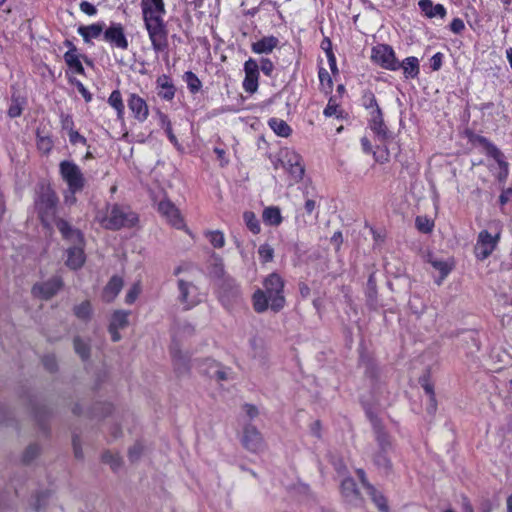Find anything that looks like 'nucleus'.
Listing matches in <instances>:
<instances>
[{"instance_id":"f257e3e1","label":"nucleus","mask_w":512,"mask_h":512,"mask_svg":"<svg viewBox=\"0 0 512 512\" xmlns=\"http://www.w3.org/2000/svg\"><path fill=\"white\" fill-rule=\"evenodd\" d=\"M142 19L153 50L156 53L168 49V30L164 20L166 6L164 0H141Z\"/></svg>"},{"instance_id":"f03ea898","label":"nucleus","mask_w":512,"mask_h":512,"mask_svg":"<svg viewBox=\"0 0 512 512\" xmlns=\"http://www.w3.org/2000/svg\"><path fill=\"white\" fill-rule=\"evenodd\" d=\"M285 282L276 272L269 274L263 281L264 289H256L252 294V306L256 313H264L269 308L274 313L280 312L286 305L284 296Z\"/></svg>"},{"instance_id":"7ed1b4c3","label":"nucleus","mask_w":512,"mask_h":512,"mask_svg":"<svg viewBox=\"0 0 512 512\" xmlns=\"http://www.w3.org/2000/svg\"><path fill=\"white\" fill-rule=\"evenodd\" d=\"M55 226L60 232L62 238L73 244V246L67 249V267L72 270L80 269L86 260L83 248V233L79 229L74 228L68 221L62 218H58L55 221Z\"/></svg>"},{"instance_id":"20e7f679","label":"nucleus","mask_w":512,"mask_h":512,"mask_svg":"<svg viewBox=\"0 0 512 512\" xmlns=\"http://www.w3.org/2000/svg\"><path fill=\"white\" fill-rule=\"evenodd\" d=\"M96 219L107 230L117 231L122 228L135 227L139 221L138 215L129 207L113 204L108 207L106 215H97Z\"/></svg>"},{"instance_id":"39448f33","label":"nucleus","mask_w":512,"mask_h":512,"mask_svg":"<svg viewBox=\"0 0 512 512\" xmlns=\"http://www.w3.org/2000/svg\"><path fill=\"white\" fill-rule=\"evenodd\" d=\"M58 196L51 187H42L40 192L35 198V210L43 224H48L50 221L57 220L55 215L58 206Z\"/></svg>"},{"instance_id":"423d86ee","label":"nucleus","mask_w":512,"mask_h":512,"mask_svg":"<svg viewBox=\"0 0 512 512\" xmlns=\"http://www.w3.org/2000/svg\"><path fill=\"white\" fill-rule=\"evenodd\" d=\"M59 172L62 179L66 182L70 193L76 194L84 189L86 179L79 166L73 161H61L59 164Z\"/></svg>"},{"instance_id":"0eeeda50","label":"nucleus","mask_w":512,"mask_h":512,"mask_svg":"<svg viewBox=\"0 0 512 512\" xmlns=\"http://www.w3.org/2000/svg\"><path fill=\"white\" fill-rule=\"evenodd\" d=\"M371 60L380 67L396 71L400 68V62L395 56L393 48L388 44H378L372 48Z\"/></svg>"},{"instance_id":"6e6552de","label":"nucleus","mask_w":512,"mask_h":512,"mask_svg":"<svg viewBox=\"0 0 512 512\" xmlns=\"http://www.w3.org/2000/svg\"><path fill=\"white\" fill-rule=\"evenodd\" d=\"M195 364L201 374L211 379H215L219 382L229 379L231 369L211 358L196 359Z\"/></svg>"},{"instance_id":"1a4fd4ad","label":"nucleus","mask_w":512,"mask_h":512,"mask_svg":"<svg viewBox=\"0 0 512 512\" xmlns=\"http://www.w3.org/2000/svg\"><path fill=\"white\" fill-rule=\"evenodd\" d=\"M499 240V231L495 235H492L487 230L480 231L475 245L476 258L479 260L487 259L496 249Z\"/></svg>"},{"instance_id":"9d476101","label":"nucleus","mask_w":512,"mask_h":512,"mask_svg":"<svg viewBox=\"0 0 512 512\" xmlns=\"http://www.w3.org/2000/svg\"><path fill=\"white\" fill-rule=\"evenodd\" d=\"M103 39L109 43L112 48L127 50L129 47L125 29L121 23L111 22L103 32Z\"/></svg>"},{"instance_id":"9b49d317","label":"nucleus","mask_w":512,"mask_h":512,"mask_svg":"<svg viewBox=\"0 0 512 512\" xmlns=\"http://www.w3.org/2000/svg\"><path fill=\"white\" fill-rule=\"evenodd\" d=\"M241 443L246 450L252 453H259L265 448V442L261 433L252 424L245 425Z\"/></svg>"},{"instance_id":"f8f14e48","label":"nucleus","mask_w":512,"mask_h":512,"mask_svg":"<svg viewBox=\"0 0 512 512\" xmlns=\"http://www.w3.org/2000/svg\"><path fill=\"white\" fill-rule=\"evenodd\" d=\"M63 285L64 284L60 276H53L47 281L34 284L32 287V293L35 297L43 300H49L62 289Z\"/></svg>"},{"instance_id":"ddd939ff","label":"nucleus","mask_w":512,"mask_h":512,"mask_svg":"<svg viewBox=\"0 0 512 512\" xmlns=\"http://www.w3.org/2000/svg\"><path fill=\"white\" fill-rule=\"evenodd\" d=\"M243 70L245 73L243 88L247 93L254 94L259 87V64L255 59L249 58L245 61Z\"/></svg>"},{"instance_id":"4468645a","label":"nucleus","mask_w":512,"mask_h":512,"mask_svg":"<svg viewBox=\"0 0 512 512\" xmlns=\"http://www.w3.org/2000/svg\"><path fill=\"white\" fill-rule=\"evenodd\" d=\"M219 299L226 308L237 304L241 300L240 286L234 280H223L219 290Z\"/></svg>"},{"instance_id":"2eb2a0df","label":"nucleus","mask_w":512,"mask_h":512,"mask_svg":"<svg viewBox=\"0 0 512 512\" xmlns=\"http://www.w3.org/2000/svg\"><path fill=\"white\" fill-rule=\"evenodd\" d=\"M170 355L177 376L188 375L192 367L190 355L183 353L176 342H173L170 346Z\"/></svg>"},{"instance_id":"dca6fc26","label":"nucleus","mask_w":512,"mask_h":512,"mask_svg":"<svg viewBox=\"0 0 512 512\" xmlns=\"http://www.w3.org/2000/svg\"><path fill=\"white\" fill-rule=\"evenodd\" d=\"M340 490L341 495L347 504L353 507L362 506L364 499L352 477H346L342 480Z\"/></svg>"},{"instance_id":"f3484780","label":"nucleus","mask_w":512,"mask_h":512,"mask_svg":"<svg viewBox=\"0 0 512 512\" xmlns=\"http://www.w3.org/2000/svg\"><path fill=\"white\" fill-rule=\"evenodd\" d=\"M368 124L380 141H386L391 137L390 131L384 122L383 112L380 107L370 112Z\"/></svg>"},{"instance_id":"a211bd4d","label":"nucleus","mask_w":512,"mask_h":512,"mask_svg":"<svg viewBox=\"0 0 512 512\" xmlns=\"http://www.w3.org/2000/svg\"><path fill=\"white\" fill-rule=\"evenodd\" d=\"M27 399L29 405L31 406L32 412L34 414L35 420L40 428V430L45 434H49L48 420L51 415V411L46 407V405H39L36 402L35 396L31 394H27Z\"/></svg>"},{"instance_id":"6ab92c4d","label":"nucleus","mask_w":512,"mask_h":512,"mask_svg":"<svg viewBox=\"0 0 512 512\" xmlns=\"http://www.w3.org/2000/svg\"><path fill=\"white\" fill-rule=\"evenodd\" d=\"M158 212L175 228L180 229L183 225V218L178 208L168 199L158 203Z\"/></svg>"},{"instance_id":"aec40b11","label":"nucleus","mask_w":512,"mask_h":512,"mask_svg":"<svg viewBox=\"0 0 512 512\" xmlns=\"http://www.w3.org/2000/svg\"><path fill=\"white\" fill-rule=\"evenodd\" d=\"M127 105L135 119L140 122H144L147 119L149 109L146 101L142 97L137 94H130Z\"/></svg>"},{"instance_id":"412c9836","label":"nucleus","mask_w":512,"mask_h":512,"mask_svg":"<svg viewBox=\"0 0 512 512\" xmlns=\"http://www.w3.org/2000/svg\"><path fill=\"white\" fill-rule=\"evenodd\" d=\"M465 136L472 145L482 146L490 157H499L500 150L486 137L474 133L472 130H465Z\"/></svg>"},{"instance_id":"4be33fe9","label":"nucleus","mask_w":512,"mask_h":512,"mask_svg":"<svg viewBox=\"0 0 512 512\" xmlns=\"http://www.w3.org/2000/svg\"><path fill=\"white\" fill-rule=\"evenodd\" d=\"M179 296L178 300L180 303L185 305V309H191L197 304V301L191 297V294L196 291V286L192 282L179 279L177 282Z\"/></svg>"},{"instance_id":"5701e85b","label":"nucleus","mask_w":512,"mask_h":512,"mask_svg":"<svg viewBox=\"0 0 512 512\" xmlns=\"http://www.w3.org/2000/svg\"><path fill=\"white\" fill-rule=\"evenodd\" d=\"M419 9L427 18L440 17L444 19L446 17L447 11L446 8L442 4L434 5L432 0H420L418 2Z\"/></svg>"},{"instance_id":"b1692460","label":"nucleus","mask_w":512,"mask_h":512,"mask_svg":"<svg viewBox=\"0 0 512 512\" xmlns=\"http://www.w3.org/2000/svg\"><path fill=\"white\" fill-rule=\"evenodd\" d=\"M359 365L364 368V374L371 380L379 378L380 370L376 361L366 352L362 351L359 356Z\"/></svg>"},{"instance_id":"393cba45","label":"nucleus","mask_w":512,"mask_h":512,"mask_svg":"<svg viewBox=\"0 0 512 512\" xmlns=\"http://www.w3.org/2000/svg\"><path fill=\"white\" fill-rule=\"evenodd\" d=\"M105 28V22L100 21L91 25L80 26L77 31L83 38V41L88 44L91 43L92 39L98 38L101 34H103Z\"/></svg>"},{"instance_id":"a878e982","label":"nucleus","mask_w":512,"mask_h":512,"mask_svg":"<svg viewBox=\"0 0 512 512\" xmlns=\"http://www.w3.org/2000/svg\"><path fill=\"white\" fill-rule=\"evenodd\" d=\"M279 44V39L273 35L265 36L251 44V50L255 54H269Z\"/></svg>"},{"instance_id":"bb28decb","label":"nucleus","mask_w":512,"mask_h":512,"mask_svg":"<svg viewBox=\"0 0 512 512\" xmlns=\"http://www.w3.org/2000/svg\"><path fill=\"white\" fill-rule=\"evenodd\" d=\"M156 84L157 88L161 89L158 91V96L161 99L171 101L175 97L176 88L168 75L163 74L159 76L156 80Z\"/></svg>"},{"instance_id":"cd10ccee","label":"nucleus","mask_w":512,"mask_h":512,"mask_svg":"<svg viewBox=\"0 0 512 512\" xmlns=\"http://www.w3.org/2000/svg\"><path fill=\"white\" fill-rule=\"evenodd\" d=\"M123 287V279L117 275L110 278L103 289L102 298L105 302H112L120 293Z\"/></svg>"},{"instance_id":"c85d7f7f","label":"nucleus","mask_w":512,"mask_h":512,"mask_svg":"<svg viewBox=\"0 0 512 512\" xmlns=\"http://www.w3.org/2000/svg\"><path fill=\"white\" fill-rule=\"evenodd\" d=\"M392 452L375 451L372 457L374 465L384 475H389L393 471V463L390 458Z\"/></svg>"},{"instance_id":"c756f323","label":"nucleus","mask_w":512,"mask_h":512,"mask_svg":"<svg viewBox=\"0 0 512 512\" xmlns=\"http://www.w3.org/2000/svg\"><path fill=\"white\" fill-rule=\"evenodd\" d=\"M366 305L370 309H377L378 306V293L375 274L371 273L368 277L365 287Z\"/></svg>"},{"instance_id":"7c9ffc66","label":"nucleus","mask_w":512,"mask_h":512,"mask_svg":"<svg viewBox=\"0 0 512 512\" xmlns=\"http://www.w3.org/2000/svg\"><path fill=\"white\" fill-rule=\"evenodd\" d=\"M375 440L377 443V451L393 452L394 445L391 436L385 430V427L374 430Z\"/></svg>"},{"instance_id":"2f4dec72","label":"nucleus","mask_w":512,"mask_h":512,"mask_svg":"<svg viewBox=\"0 0 512 512\" xmlns=\"http://www.w3.org/2000/svg\"><path fill=\"white\" fill-rule=\"evenodd\" d=\"M405 78H415L420 72L419 60L414 56L407 57L400 63Z\"/></svg>"},{"instance_id":"473e14b6","label":"nucleus","mask_w":512,"mask_h":512,"mask_svg":"<svg viewBox=\"0 0 512 512\" xmlns=\"http://www.w3.org/2000/svg\"><path fill=\"white\" fill-rule=\"evenodd\" d=\"M73 347L75 353L81 358L82 361H87L91 356V344L89 340H84L80 336L73 339Z\"/></svg>"},{"instance_id":"72a5a7b5","label":"nucleus","mask_w":512,"mask_h":512,"mask_svg":"<svg viewBox=\"0 0 512 512\" xmlns=\"http://www.w3.org/2000/svg\"><path fill=\"white\" fill-rule=\"evenodd\" d=\"M263 221L271 226H279L282 223V216L279 207L270 206L263 210Z\"/></svg>"},{"instance_id":"f704fd0d","label":"nucleus","mask_w":512,"mask_h":512,"mask_svg":"<svg viewBox=\"0 0 512 512\" xmlns=\"http://www.w3.org/2000/svg\"><path fill=\"white\" fill-rule=\"evenodd\" d=\"M26 105V99L20 95L12 94L11 102L8 109V116L10 118L19 117L22 114L23 108Z\"/></svg>"},{"instance_id":"c9c22d12","label":"nucleus","mask_w":512,"mask_h":512,"mask_svg":"<svg viewBox=\"0 0 512 512\" xmlns=\"http://www.w3.org/2000/svg\"><path fill=\"white\" fill-rule=\"evenodd\" d=\"M129 314L130 312L128 311L115 310L111 316L109 326L113 327V329H124L129 325Z\"/></svg>"},{"instance_id":"e433bc0d","label":"nucleus","mask_w":512,"mask_h":512,"mask_svg":"<svg viewBox=\"0 0 512 512\" xmlns=\"http://www.w3.org/2000/svg\"><path fill=\"white\" fill-rule=\"evenodd\" d=\"M269 127L280 137H288L292 133L291 127L282 119L271 118Z\"/></svg>"},{"instance_id":"4c0bfd02","label":"nucleus","mask_w":512,"mask_h":512,"mask_svg":"<svg viewBox=\"0 0 512 512\" xmlns=\"http://www.w3.org/2000/svg\"><path fill=\"white\" fill-rule=\"evenodd\" d=\"M113 411V405L109 402H97L93 405L90 416L92 418H104Z\"/></svg>"},{"instance_id":"58836bf2","label":"nucleus","mask_w":512,"mask_h":512,"mask_svg":"<svg viewBox=\"0 0 512 512\" xmlns=\"http://www.w3.org/2000/svg\"><path fill=\"white\" fill-rule=\"evenodd\" d=\"M183 80L187 84V88L191 94L198 93L202 88V82L192 71L185 72L183 75Z\"/></svg>"},{"instance_id":"ea45409f","label":"nucleus","mask_w":512,"mask_h":512,"mask_svg":"<svg viewBox=\"0 0 512 512\" xmlns=\"http://www.w3.org/2000/svg\"><path fill=\"white\" fill-rule=\"evenodd\" d=\"M108 103L116 110L118 119L124 117V104L119 90H114L108 98Z\"/></svg>"},{"instance_id":"a19ab883","label":"nucleus","mask_w":512,"mask_h":512,"mask_svg":"<svg viewBox=\"0 0 512 512\" xmlns=\"http://www.w3.org/2000/svg\"><path fill=\"white\" fill-rule=\"evenodd\" d=\"M64 61L68 65V67L70 69H72L75 73L80 74V75L85 74V69H84L81 61L79 60L78 53H74V54L65 53Z\"/></svg>"},{"instance_id":"79ce46f5","label":"nucleus","mask_w":512,"mask_h":512,"mask_svg":"<svg viewBox=\"0 0 512 512\" xmlns=\"http://www.w3.org/2000/svg\"><path fill=\"white\" fill-rule=\"evenodd\" d=\"M51 496L50 490L39 491L35 494L32 502V508L35 512H40L46 507L48 500Z\"/></svg>"},{"instance_id":"37998d69","label":"nucleus","mask_w":512,"mask_h":512,"mask_svg":"<svg viewBox=\"0 0 512 512\" xmlns=\"http://www.w3.org/2000/svg\"><path fill=\"white\" fill-rule=\"evenodd\" d=\"M367 493L371 497V500L374 502V504L377 506L379 511L381 512H389V507L387 505V500L385 496L377 491L375 487H373V490H367Z\"/></svg>"},{"instance_id":"c03bdc74","label":"nucleus","mask_w":512,"mask_h":512,"mask_svg":"<svg viewBox=\"0 0 512 512\" xmlns=\"http://www.w3.org/2000/svg\"><path fill=\"white\" fill-rule=\"evenodd\" d=\"M303 159L301 155L296 153L295 151H289L285 150L282 152V158L279 160L281 166L286 169L290 166H293L294 164H297L299 162H302Z\"/></svg>"},{"instance_id":"a18cd8bd","label":"nucleus","mask_w":512,"mask_h":512,"mask_svg":"<svg viewBox=\"0 0 512 512\" xmlns=\"http://www.w3.org/2000/svg\"><path fill=\"white\" fill-rule=\"evenodd\" d=\"M74 315L84 321H88L92 315V307L90 301L86 300L76 305L73 309Z\"/></svg>"},{"instance_id":"49530a36","label":"nucleus","mask_w":512,"mask_h":512,"mask_svg":"<svg viewBox=\"0 0 512 512\" xmlns=\"http://www.w3.org/2000/svg\"><path fill=\"white\" fill-rule=\"evenodd\" d=\"M243 219L247 226V228L253 233L258 234L261 230L260 222L257 219L256 215L252 211H245L243 213Z\"/></svg>"},{"instance_id":"de8ad7c7","label":"nucleus","mask_w":512,"mask_h":512,"mask_svg":"<svg viewBox=\"0 0 512 512\" xmlns=\"http://www.w3.org/2000/svg\"><path fill=\"white\" fill-rule=\"evenodd\" d=\"M321 89L326 93H331L333 89V81L328 71L320 67L318 71Z\"/></svg>"},{"instance_id":"09e8293b","label":"nucleus","mask_w":512,"mask_h":512,"mask_svg":"<svg viewBox=\"0 0 512 512\" xmlns=\"http://www.w3.org/2000/svg\"><path fill=\"white\" fill-rule=\"evenodd\" d=\"M40 454V446L36 443L29 445L22 455V463L24 465L31 464Z\"/></svg>"},{"instance_id":"8fccbe9b","label":"nucleus","mask_w":512,"mask_h":512,"mask_svg":"<svg viewBox=\"0 0 512 512\" xmlns=\"http://www.w3.org/2000/svg\"><path fill=\"white\" fill-rule=\"evenodd\" d=\"M285 170L289 173L290 177L292 178V180L295 183L300 182L303 179L304 174H305V166L303 164V161L299 162L297 164H294L293 166H290V167L286 168Z\"/></svg>"},{"instance_id":"3c124183","label":"nucleus","mask_w":512,"mask_h":512,"mask_svg":"<svg viewBox=\"0 0 512 512\" xmlns=\"http://www.w3.org/2000/svg\"><path fill=\"white\" fill-rule=\"evenodd\" d=\"M499 165L500 172L498 174V180L500 182L506 181L509 174V164L505 161L504 154L500 151L499 157H492Z\"/></svg>"},{"instance_id":"603ef678","label":"nucleus","mask_w":512,"mask_h":512,"mask_svg":"<svg viewBox=\"0 0 512 512\" xmlns=\"http://www.w3.org/2000/svg\"><path fill=\"white\" fill-rule=\"evenodd\" d=\"M159 116H160L162 127L164 128L168 139L170 140L171 143L176 144L177 138L173 133L171 121L169 120L168 116L162 112H159Z\"/></svg>"},{"instance_id":"864d4df0","label":"nucleus","mask_w":512,"mask_h":512,"mask_svg":"<svg viewBox=\"0 0 512 512\" xmlns=\"http://www.w3.org/2000/svg\"><path fill=\"white\" fill-rule=\"evenodd\" d=\"M259 258L262 263H268L273 260L274 249L267 243H264L258 248Z\"/></svg>"},{"instance_id":"5fc2aeb1","label":"nucleus","mask_w":512,"mask_h":512,"mask_svg":"<svg viewBox=\"0 0 512 512\" xmlns=\"http://www.w3.org/2000/svg\"><path fill=\"white\" fill-rule=\"evenodd\" d=\"M430 264L440 272L441 279H444L448 276L451 271V266L448 265L447 262L439 259H430Z\"/></svg>"},{"instance_id":"6e6d98bb","label":"nucleus","mask_w":512,"mask_h":512,"mask_svg":"<svg viewBox=\"0 0 512 512\" xmlns=\"http://www.w3.org/2000/svg\"><path fill=\"white\" fill-rule=\"evenodd\" d=\"M362 105L366 108V109H376L377 107H379L378 103H377V100H376V97L374 95V93L371 91V90H366L363 92V95H362Z\"/></svg>"},{"instance_id":"4d7b16f0","label":"nucleus","mask_w":512,"mask_h":512,"mask_svg":"<svg viewBox=\"0 0 512 512\" xmlns=\"http://www.w3.org/2000/svg\"><path fill=\"white\" fill-rule=\"evenodd\" d=\"M208 238L214 248H222L225 244L224 234L219 230L209 232Z\"/></svg>"},{"instance_id":"13d9d810","label":"nucleus","mask_w":512,"mask_h":512,"mask_svg":"<svg viewBox=\"0 0 512 512\" xmlns=\"http://www.w3.org/2000/svg\"><path fill=\"white\" fill-rule=\"evenodd\" d=\"M419 383H420L421 387L424 389L425 393H426L428 396H433V395H435V392H434V385H433V383L430 381V373H429V371H426V373H424V374L419 378Z\"/></svg>"},{"instance_id":"bf43d9fd","label":"nucleus","mask_w":512,"mask_h":512,"mask_svg":"<svg viewBox=\"0 0 512 512\" xmlns=\"http://www.w3.org/2000/svg\"><path fill=\"white\" fill-rule=\"evenodd\" d=\"M37 147L40 151L44 153H49L53 147V141L48 136H41L39 132H37Z\"/></svg>"},{"instance_id":"052dcab7","label":"nucleus","mask_w":512,"mask_h":512,"mask_svg":"<svg viewBox=\"0 0 512 512\" xmlns=\"http://www.w3.org/2000/svg\"><path fill=\"white\" fill-rule=\"evenodd\" d=\"M415 225L417 229L422 233H430L434 227L433 222H431L426 217L418 216L415 220Z\"/></svg>"},{"instance_id":"680f3d73","label":"nucleus","mask_w":512,"mask_h":512,"mask_svg":"<svg viewBox=\"0 0 512 512\" xmlns=\"http://www.w3.org/2000/svg\"><path fill=\"white\" fill-rule=\"evenodd\" d=\"M102 461L109 464L113 471H117L121 466V459L109 451L103 453Z\"/></svg>"},{"instance_id":"e2e57ef3","label":"nucleus","mask_w":512,"mask_h":512,"mask_svg":"<svg viewBox=\"0 0 512 512\" xmlns=\"http://www.w3.org/2000/svg\"><path fill=\"white\" fill-rule=\"evenodd\" d=\"M259 71L267 77H272V73L275 69L274 63L269 58L262 57L259 61Z\"/></svg>"},{"instance_id":"0e129e2a","label":"nucleus","mask_w":512,"mask_h":512,"mask_svg":"<svg viewBox=\"0 0 512 512\" xmlns=\"http://www.w3.org/2000/svg\"><path fill=\"white\" fill-rule=\"evenodd\" d=\"M42 364L45 367V369L51 373H54L57 371V368H58L57 359H56L55 355H53V354H47V355L43 356Z\"/></svg>"},{"instance_id":"69168bd1","label":"nucleus","mask_w":512,"mask_h":512,"mask_svg":"<svg viewBox=\"0 0 512 512\" xmlns=\"http://www.w3.org/2000/svg\"><path fill=\"white\" fill-rule=\"evenodd\" d=\"M366 416L372 426L373 431L384 427L382 420L371 408L366 410Z\"/></svg>"},{"instance_id":"338daca9","label":"nucleus","mask_w":512,"mask_h":512,"mask_svg":"<svg viewBox=\"0 0 512 512\" xmlns=\"http://www.w3.org/2000/svg\"><path fill=\"white\" fill-rule=\"evenodd\" d=\"M69 82L76 86L79 93L83 96L86 102L92 100V94L86 89L83 83L75 78H69Z\"/></svg>"},{"instance_id":"774afa93","label":"nucleus","mask_w":512,"mask_h":512,"mask_svg":"<svg viewBox=\"0 0 512 512\" xmlns=\"http://www.w3.org/2000/svg\"><path fill=\"white\" fill-rule=\"evenodd\" d=\"M60 120L62 129L68 131V134L74 131V121L71 115L61 113Z\"/></svg>"}]
</instances>
